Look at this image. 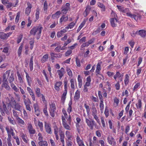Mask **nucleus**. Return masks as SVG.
I'll use <instances>...</instances> for the list:
<instances>
[{
    "mask_svg": "<svg viewBox=\"0 0 146 146\" xmlns=\"http://www.w3.org/2000/svg\"><path fill=\"white\" fill-rule=\"evenodd\" d=\"M9 110H11L10 109L9 110L8 108H7V106L4 102H2V106L1 107L0 105V112L3 116H5V114L8 115H10Z\"/></svg>",
    "mask_w": 146,
    "mask_h": 146,
    "instance_id": "f257e3e1",
    "label": "nucleus"
},
{
    "mask_svg": "<svg viewBox=\"0 0 146 146\" xmlns=\"http://www.w3.org/2000/svg\"><path fill=\"white\" fill-rule=\"evenodd\" d=\"M42 29V27H34L31 30L30 33L33 35H35L36 33L38 35H39L41 33Z\"/></svg>",
    "mask_w": 146,
    "mask_h": 146,
    "instance_id": "f03ea898",
    "label": "nucleus"
},
{
    "mask_svg": "<svg viewBox=\"0 0 146 146\" xmlns=\"http://www.w3.org/2000/svg\"><path fill=\"white\" fill-rule=\"evenodd\" d=\"M86 121L88 126L91 129H93L94 126L96 125V122L92 119H91V120H90L86 118Z\"/></svg>",
    "mask_w": 146,
    "mask_h": 146,
    "instance_id": "7ed1b4c3",
    "label": "nucleus"
},
{
    "mask_svg": "<svg viewBox=\"0 0 146 146\" xmlns=\"http://www.w3.org/2000/svg\"><path fill=\"white\" fill-rule=\"evenodd\" d=\"M70 4L69 3H66L65 5L63 6L62 7L61 13L66 14L67 11L70 10Z\"/></svg>",
    "mask_w": 146,
    "mask_h": 146,
    "instance_id": "20e7f679",
    "label": "nucleus"
},
{
    "mask_svg": "<svg viewBox=\"0 0 146 146\" xmlns=\"http://www.w3.org/2000/svg\"><path fill=\"white\" fill-rule=\"evenodd\" d=\"M9 98L10 99V100H9V102L7 104V107L8 108V109L9 110H11V105H12V106L16 103V102L15 100H14V98L12 96H11L10 94H9Z\"/></svg>",
    "mask_w": 146,
    "mask_h": 146,
    "instance_id": "39448f33",
    "label": "nucleus"
},
{
    "mask_svg": "<svg viewBox=\"0 0 146 146\" xmlns=\"http://www.w3.org/2000/svg\"><path fill=\"white\" fill-rule=\"evenodd\" d=\"M56 110V107L54 104L52 103L50 105V107L49 110L50 114L52 117L54 116L55 110Z\"/></svg>",
    "mask_w": 146,
    "mask_h": 146,
    "instance_id": "423d86ee",
    "label": "nucleus"
},
{
    "mask_svg": "<svg viewBox=\"0 0 146 146\" xmlns=\"http://www.w3.org/2000/svg\"><path fill=\"white\" fill-rule=\"evenodd\" d=\"M10 74V70H7L4 73L3 77V82H8L7 79Z\"/></svg>",
    "mask_w": 146,
    "mask_h": 146,
    "instance_id": "0eeeda50",
    "label": "nucleus"
},
{
    "mask_svg": "<svg viewBox=\"0 0 146 146\" xmlns=\"http://www.w3.org/2000/svg\"><path fill=\"white\" fill-rule=\"evenodd\" d=\"M13 108H14L15 110L21 111L22 109V106L19 103H15L13 106Z\"/></svg>",
    "mask_w": 146,
    "mask_h": 146,
    "instance_id": "6e6552de",
    "label": "nucleus"
},
{
    "mask_svg": "<svg viewBox=\"0 0 146 146\" xmlns=\"http://www.w3.org/2000/svg\"><path fill=\"white\" fill-rule=\"evenodd\" d=\"M28 129V130L30 134H34L36 132V131L34 129L31 124H29L27 127Z\"/></svg>",
    "mask_w": 146,
    "mask_h": 146,
    "instance_id": "1a4fd4ad",
    "label": "nucleus"
},
{
    "mask_svg": "<svg viewBox=\"0 0 146 146\" xmlns=\"http://www.w3.org/2000/svg\"><path fill=\"white\" fill-rule=\"evenodd\" d=\"M57 72L59 76V78L61 79L65 74L64 69L63 68H61L60 70H58Z\"/></svg>",
    "mask_w": 146,
    "mask_h": 146,
    "instance_id": "9d476101",
    "label": "nucleus"
},
{
    "mask_svg": "<svg viewBox=\"0 0 146 146\" xmlns=\"http://www.w3.org/2000/svg\"><path fill=\"white\" fill-rule=\"evenodd\" d=\"M139 34L141 37L146 39V31L144 30H140L138 32Z\"/></svg>",
    "mask_w": 146,
    "mask_h": 146,
    "instance_id": "9b49d317",
    "label": "nucleus"
},
{
    "mask_svg": "<svg viewBox=\"0 0 146 146\" xmlns=\"http://www.w3.org/2000/svg\"><path fill=\"white\" fill-rule=\"evenodd\" d=\"M107 139L109 143L111 145H112L113 143L114 144L115 143L114 138L111 136H108Z\"/></svg>",
    "mask_w": 146,
    "mask_h": 146,
    "instance_id": "f8f14e48",
    "label": "nucleus"
},
{
    "mask_svg": "<svg viewBox=\"0 0 146 146\" xmlns=\"http://www.w3.org/2000/svg\"><path fill=\"white\" fill-rule=\"evenodd\" d=\"M117 21V20L115 17L111 18V19L110 22L111 25L112 27H116L117 25L116 23Z\"/></svg>",
    "mask_w": 146,
    "mask_h": 146,
    "instance_id": "ddd939ff",
    "label": "nucleus"
},
{
    "mask_svg": "<svg viewBox=\"0 0 146 146\" xmlns=\"http://www.w3.org/2000/svg\"><path fill=\"white\" fill-rule=\"evenodd\" d=\"M27 5L28 6V7L26 8L25 13L27 15H28L31 12V8L32 7L31 4H30L29 3H27Z\"/></svg>",
    "mask_w": 146,
    "mask_h": 146,
    "instance_id": "4468645a",
    "label": "nucleus"
},
{
    "mask_svg": "<svg viewBox=\"0 0 146 146\" xmlns=\"http://www.w3.org/2000/svg\"><path fill=\"white\" fill-rule=\"evenodd\" d=\"M8 34H6L3 32H0V38L2 39L7 38L9 36Z\"/></svg>",
    "mask_w": 146,
    "mask_h": 146,
    "instance_id": "2eb2a0df",
    "label": "nucleus"
},
{
    "mask_svg": "<svg viewBox=\"0 0 146 146\" xmlns=\"http://www.w3.org/2000/svg\"><path fill=\"white\" fill-rule=\"evenodd\" d=\"M62 84V82L60 81L56 82L54 85V88L57 91H59L60 90L59 87Z\"/></svg>",
    "mask_w": 146,
    "mask_h": 146,
    "instance_id": "dca6fc26",
    "label": "nucleus"
},
{
    "mask_svg": "<svg viewBox=\"0 0 146 146\" xmlns=\"http://www.w3.org/2000/svg\"><path fill=\"white\" fill-rule=\"evenodd\" d=\"M90 9L91 7L90 6L88 5L86 7V9L84 13V17H86L88 15Z\"/></svg>",
    "mask_w": 146,
    "mask_h": 146,
    "instance_id": "f3484780",
    "label": "nucleus"
},
{
    "mask_svg": "<svg viewBox=\"0 0 146 146\" xmlns=\"http://www.w3.org/2000/svg\"><path fill=\"white\" fill-rule=\"evenodd\" d=\"M45 127L46 131L48 133L51 134L52 133L50 127L48 124L46 123V122H45Z\"/></svg>",
    "mask_w": 146,
    "mask_h": 146,
    "instance_id": "a211bd4d",
    "label": "nucleus"
},
{
    "mask_svg": "<svg viewBox=\"0 0 146 146\" xmlns=\"http://www.w3.org/2000/svg\"><path fill=\"white\" fill-rule=\"evenodd\" d=\"M9 78H8V81H9V83L11 84H12V82L14 80V74L13 73H12L11 74V75L10 76H9Z\"/></svg>",
    "mask_w": 146,
    "mask_h": 146,
    "instance_id": "6ab92c4d",
    "label": "nucleus"
},
{
    "mask_svg": "<svg viewBox=\"0 0 146 146\" xmlns=\"http://www.w3.org/2000/svg\"><path fill=\"white\" fill-rule=\"evenodd\" d=\"M2 86L5 88L7 90H9L10 89V87L8 85V82H3Z\"/></svg>",
    "mask_w": 146,
    "mask_h": 146,
    "instance_id": "aec40b11",
    "label": "nucleus"
},
{
    "mask_svg": "<svg viewBox=\"0 0 146 146\" xmlns=\"http://www.w3.org/2000/svg\"><path fill=\"white\" fill-rule=\"evenodd\" d=\"M33 56H31L30 60L29 62V67L31 71H32L33 70Z\"/></svg>",
    "mask_w": 146,
    "mask_h": 146,
    "instance_id": "412c9836",
    "label": "nucleus"
},
{
    "mask_svg": "<svg viewBox=\"0 0 146 146\" xmlns=\"http://www.w3.org/2000/svg\"><path fill=\"white\" fill-rule=\"evenodd\" d=\"M38 144L39 146H48L47 142L45 141H40L39 142H38Z\"/></svg>",
    "mask_w": 146,
    "mask_h": 146,
    "instance_id": "4be33fe9",
    "label": "nucleus"
},
{
    "mask_svg": "<svg viewBox=\"0 0 146 146\" xmlns=\"http://www.w3.org/2000/svg\"><path fill=\"white\" fill-rule=\"evenodd\" d=\"M48 58V54H46L44 55L42 58L41 61L42 62L44 63L47 61Z\"/></svg>",
    "mask_w": 146,
    "mask_h": 146,
    "instance_id": "5701e85b",
    "label": "nucleus"
},
{
    "mask_svg": "<svg viewBox=\"0 0 146 146\" xmlns=\"http://www.w3.org/2000/svg\"><path fill=\"white\" fill-rule=\"evenodd\" d=\"M80 97V92L78 90H77L75 93V95L74 96V99L78 100Z\"/></svg>",
    "mask_w": 146,
    "mask_h": 146,
    "instance_id": "b1692460",
    "label": "nucleus"
},
{
    "mask_svg": "<svg viewBox=\"0 0 146 146\" xmlns=\"http://www.w3.org/2000/svg\"><path fill=\"white\" fill-rule=\"evenodd\" d=\"M68 19V16L64 17V16H63L60 19V23H62L63 21H67Z\"/></svg>",
    "mask_w": 146,
    "mask_h": 146,
    "instance_id": "393cba45",
    "label": "nucleus"
},
{
    "mask_svg": "<svg viewBox=\"0 0 146 146\" xmlns=\"http://www.w3.org/2000/svg\"><path fill=\"white\" fill-rule=\"evenodd\" d=\"M76 139L77 143L79 146H85L82 141L80 139L78 136H77Z\"/></svg>",
    "mask_w": 146,
    "mask_h": 146,
    "instance_id": "a878e982",
    "label": "nucleus"
},
{
    "mask_svg": "<svg viewBox=\"0 0 146 146\" xmlns=\"http://www.w3.org/2000/svg\"><path fill=\"white\" fill-rule=\"evenodd\" d=\"M23 44H21L20 46H19V49L18 50V52H17L18 54V56L19 57L21 55V53L22 51V48H23Z\"/></svg>",
    "mask_w": 146,
    "mask_h": 146,
    "instance_id": "bb28decb",
    "label": "nucleus"
},
{
    "mask_svg": "<svg viewBox=\"0 0 146 146\" xmlns=\"http://www.w3.org/2000/svg\"><path fill=\"white\" fill-rule=\"evenodd\" d=\"M122 12L126 14L128 16L131 13L130 12V11L128 8H124Z\"/></svg>",
    "mask_w": 146,
    "mask_h": 146,
    "instance_id": "cd10ccee",
    "label": "nucleus"
},
{
    "mask_svg": "<svg viewBox=\"0 0 146 146\" xmlns=\"http://www.w3.org/2000/svg\"><path fill=\"white\" fill-rule=\"evenodd\" d=\"M85 23L86 21L85 20H84L81 23L80 25V26L78 28L77 31V32L78 33L80 31L81 29L84 26V25L85 24Z\"/></svg>",
    "mask_w": 146,
    "mask_h": 146,
    "instance_id": "c85d7f7f",
    "label": "nucleus"
},
{
    "mask_svg": "<svg viewBox=\"0 0 146 146\" xmlns=\"http://www.w3.org/2000/svg\"><path fill=\"white\" fill-rule=\"evenodd\" d=\"M98 7L101 8L102 11H105V6L103 4V3L100 2L98 3Z\"/></svg>",
    "mask_w": 146,
    "mask_h": 146,
    "instance_id": "c756f323",
    "label": "nucleus"
},
{
    "mask_svg": "<svg viewBox=\"0 0 146 146\" xmlns=\"http://www.w3.org/2000/svg\"><path fill=\"white\" fill-rule=\"evenodd\" d=\"M58 55L57 54H55L53 53H51L50 54V55L51 56V58L52 60V62H54V60L55 58H57V55Z\"/></svg>",
    "mask_w": 146,
    "mask_h": 146,
    "instance_id": "7c9ffc66",
    "label": "nucleus"
},
{
    "mask_svg": "<svg viewBox=\"0 0 146 146\" xmlns=\"http://www.w3.org/2000/svg\"><path fill=\"white\" fill-rule=\"evenodd\" d=\"M100 110L101 111V112H102V111H103V110L104 107L103 100H100Z\"/></svg>",
    "mask_w": 146,
    "mask_h": 146,
    "instance_id": "2f4dec72",
    "label": "nucleus"
},
{
    "mask_svg": "<svg viewBox=\"0 0 146 146\" xmlns=\"http://www.w3.org/2000/svg\"><path fill=\"white\" fill-rule=\"evenodd\" d=\"M141 100L140 99L139 100L138 103L136 104L137 108L138 109H141Z\"/></svg>",
    "mask_w": 146,
    "mask_h": 146,
    "instance_id": "473e14b6",
    "label": "nucleus"
},
{
    "mask_svg": "<svg viewBox=\"0 0 146 146\" xmlns=\"http://www.w3.org/2000/svg\"><path fill=\"white\" fill-rule=\"evenodd\" d=\"M92 114L97 113V111L94 105L93 106H92Z\"/></svg>",
    "mask_w": 146,
    "mask_h": 146,
    "instance_id": "72a5a7b5",
    "label": "nucleus"
},
{
    "mask_svg": "<svg viewBox=\"0 0 146 146\" xmlns=\"http://www.w3.org/2000/svg\"><path fill=\"white\" fill-rule=\"evenodd\" d=\"M16 119L19 123L21 124L22 125H24L25 124V123L24 121L19 117L16 118Z\"/></svg>",
    "mask_w": 146,
    "mask_h": 146,
    "instance_id": "f704fd0d",
    "label": "nucleus"
},
{
    "mask_svg": "<svg viewBox=\"0 0 146 146\" xmlns=\"http://www.w3.org/2000/svg\"><path fill=\"white\" fill-rule=\"evenodd\" d=\"M36 93L38 97H40L41 94L40 93V89L38 88H37L35 90Z\"/></svg>",
    "mask_w": 146,
    "mask_h": 146,
    "instance_id": "c9c22d12",
    "label": "nucleus"
},
{
    "mask_svg": "<svg viewBox=\"0 0 146 146\" xmlns=\"http://www.w3.org/2000/svg\"><path fill=\"white\" fill-rule=\"evenodd\" d=\"M66 70L68 74L70 76H72V72L70 69L68 67H67L66 68Z\"/></svg>",
    "mask_w": 146,
    "mask_h": 146,
    "instance_id": "e433bc0d",
    "label": "nucleus"
},
{
    "mask_svg": "<svg viewBox=\"0 0 146 146\" xmlns=\"http://www.w3.org/2000/svg\"><path fill=\"white\" fill-rule=\"evenodd\" d=\"M26 99H25L24 100V103L26 105V108L27 110H29L30 111L31 110V108L30 107V105L29 104H27V103L26 102Z\"/></svg>",
    "mask_w": 146,
    "mask_h": 146,
    "instance_id": "4c0bfd02",
    "label": "nucleus"
},
{
    "mask_svg": "<svg viewBox=\"0 0 146 146\" xmlns=\"http://www.w3.org/2000/svg\"><path fill=\"white\" fill-rule=\"evenodd\" d=\"M13 3L11 2H8L7 3L6 5H5V6L7 9H11V7L13 6Z\"/></svg>",
    "mask_w": 146,
    "mask_h": 146,
    "instance_id": "58836bf2",
    "label": "nucleus"
},
{
    "mask_svg": "<svg viewBox=\"0 0 146 146\" xmlns=\"http://www.w3.org/2000/svg\"><path fill=\"white\" fill-rule=\"evenodd\" d=\"M97 113H95L92 114V115L94 117V118L97 121L98 123H100V120L98 118V117L97 115Z\"/></svg>",
    "mask_w": 146,
    "mask_h": 146,
    "instance_id": "ea45409f",
    "label": "nucleus"
},
{
    "mask_svg": "<svg viewBox=\"0 0 146 146\" xmlns=\"http://www.w3.org/2000/svg\"><path fill=\"white\" fill-rule=\"evenodd\" d=\"M63 125L66 129L69 130H71V128L66 123H64Z\"/></svg>",
    "mask_w": 146,
    "mask_h": 146,
    "instance_id": "a19ab883",
    "label": "nucleus"
},
{
    "mask_svg": "<svg viewBox=\"0 0 146 146\" xmlns=\"http://www.w3.org/2000/svg\"><path fill=\"white\" fill-rule=\"evenodd\" d=\"M11 86L12 88L16 92L19 91V89L17 88L15 86L13 83L11 84Z\"/></svg>",
    "mask_w": 146,
    "mask_h": 146,
    "instance_id": "79ce46f5",
    "label": "nucleus"
},
{
    "mask_svg": "<svg viewBox=\"0 0 146 146\" xmlns=\"http://www.w3.org/2000/svg\"><path fill=\"white\" fill-rule=\"evenodd\" d=\"M129 76L128 74H126L125 76V78L124 81L125 84H127L129 81Z\"/></svg>",
    "mask_w": 146,
    "mask_h": 146,
    "instance_id": "37998d69",
    "label": "nucleus"
},
{
    "mask_svg": "<svg viewBox=\"0 0 146 146\" xmlns=\"http://www.w3.org/2000/svg\"><path fill=\"white\" fill-rule=\"evenodd\" d=\"M72 104V102H70L68 104L69 107L67 109L68 111L70 113L72 111V107L71 105Z\"/></svg>",
    "mask_w": 146,
    "mask_h": 146,
    "instance_id": "c03bdc74",
    "label": "nucleus"
},
{
    "mask_svg": "<svg viewBox=\"0 0 146 146\" xmlns=\"http://www.w3.org/2000/svg\"><path fill=\"white\" fill-rule=\"evenodd\" d=\"M18 77V80L20 83H22L23 82V80L21 76V75L18 72H17Z\"/></svg>",
    "mask_w": 146,
    "mask_h": 146,
    "instance_id": "a18cd8bd",
    "label": "nucleus"
},
{
    "mask_svg": "<svg viewBox=\"0 0 146 146\" xmlns=\"http://www.w3.org/2000/svg\"><path fill=\"white\" fill-rule=\"evenodd\" d=\"M39 9L38 8H37L36 9V18L37 20H38L39 18Z\"/></svg>",
    "mask_w": 146,
    "mask_h": 146,
    "instance_id": "49530a36",
    "label": "nucleus"
},
{
    "mask_svg": "<svg viewBox=\"0 0 146 146\" xmlns=\"http://www.w3.org/2000/svg\"><path fill=\"white\" fill-rule=\"evenodd\" d=\"M8 119L10 122L13 125L15 124L16 123L13 119L9 117H8Z\"/></svg>",
    "mask_w": 146,
    "mask_h": 146,
    "instance_id": "de8ad7c7",
    "label": "nucleus"
},
{
    "mask_svg": "<svg viewBox=\"0 0 146 146\" xmlns=\"http://www.w3.org/2000/svg\"><path fill=\"white\" fill-rule=\"evenodd\" d=\"M34 43V42L33 40L30 41L29 42V44L30 45V48L31 50H32L33 47Z\"/></svg>",
    "mask_w": 146,
    "mask_h": 146,
    "instance_id": "09e8293b",
    "label": "nucleus"
},
{
    "mask_svg": "<svg viewBox=\"0 0 146 146\" xmlns=\"http://www.w3.org/2000/svg\"><path fill=\"white\" fill-rule=\"evenodd\" d=\"M26 77L27 78V82H28V83L29 85H30V80H31V78L29 76V74L27 73V72H26Z\"/></svg>",
    "mask_w": 146,
    "mask_h": 146,
    "instance_id": "8fccbe9b",
    "label": "nucleus"
},
{
    "mask_svg": "<svg viewBox=\"0 0 146 146\" xmlns=\"http://www.w3.org/2000/svg\"><path fill=\"white\" fill-rule=\"evenodd\" d=\"M104 113L106 117H107L109 115V111L108 109H107V107H106L105 110L104 111Z\"/></svg>",
    "mask_w": 146,
    "mask_h": 146,
    "instance_id": "3c124183",
    "label": "nucleus"
},
{
    "mask_svg": "<svg viewBox=\"0 0 146 146\" xmlns=\"http://www.w3.org/2000/svg\"><path fill=\"white\" fill-rule=\"evenodd\" d=\"M38 125L39 127L40 128V130L42 131L43 129V123L42 122H40V121H39L38 122Z\"/></svg>",
    "mask_w": 146,
    "mask_h": 146,
    "instance_id": "603ef678",
    "label": "nucleus"
},
{
    "mask_svg": "<svg viewBox=\"0 0 146 146\" xmlns=\"http://www.w3.org/2000/svg\"><path fill=\"white\" fill-rule=\"evenodd\" d=\"M76 61L77 66L80 67V60L77 57L76 58Z\"/></svg>",
    "mask_w": 146,
    "mask_h": 146,
    "instance_id": "864d4df0",
    "label": "nucleus"
},
{
    "mask_svg": "<svg viewBox=\"0 0 146 146\" xmlns=\"http://www.w3.org/2000/svg\"><path fill=\"white\" fill-rule=\"evenodd\" d=\"M121 76L119 72H117L116 74L114 76L113 78L115 80H116L117 77H120Z\"/></svg>",
    "mask_w": 146,
    "mask_h": 146,
    "instance_id": "5fc2aeb1",
    "label": "nucleus"
},
{
    "mask_svg": "<svg viewBox=\"0 0 146 146\" xmlns=\"http://www.w3.org/2000/svg\"><path fill=\"white\" fill-rule=\"evenodd\" d=\"M70 82L71 83V87L72 88H74V82L73 79H72L70 80Z\"/></svg>",
    "mask_w": 146,
    "mask_h": 146,
    "instance_id": "6e6d98bb",
    "label": "nucleus"
},
{
    "mask_svg": "<svg viewBox=\"0 0 146 146\" xmlns=\"http://www.w3.org/2000/svg\"><path fill=\"white\" fill-rule=\"evenodd\" d=\"M20 17V13L18 12L17 13V15L15 18V22L16 23H17L19 20V18Z\"/></svg>",
    "mask_w": 146,
    "mask_h": 146,
    "instance_id": "4d7b16f0",
    "label": "nucleus"
},
{
    "mask_svg": "<svg viewBox=\"0 0 146 146\" xmlns=\"http://www.w3.org/2000/svg\"><path fill=\"white\" fill-rule=\"evenodd\" d=\"M34 107L35 108V111L39 110V107L36 103L34 104Z\"/></svg>",
    "mask_w": 146,
    "mask_h": 146,
    "instance_id": "13d9d810",
    "label": "nucleus"
},
{
    "mask_svg": "<svg viewBox=\"0 0 146 146\" xmlns=\"http://www.w3.org/2000/svg\"><path fill=\"white\" fill-rule=\"evenodd\" d=\"M117 7L119 10L121 12H122V11L123 10V9H124V8L121 6H119L117 5Z\"/></svg>",
    "mask_w": 146,
    "mask_h": 146,
    "instance_id": "bf43d9fd",
    "label": "nucleus"
},
{
    "mask_svg": "<svg viewBox=\"0 0 146 146\" xmlns=\"http://www.w3.org/2000/svg\"><path fill=\"white\" fill-rule=\"evenodd\" d=\"M47 106H45L43 110V112L47 116H48V115L47 111Z\"/></svg>",
    "mask_w": 146,
    "mask_h": 146,
    "instance_id": "052dcab7",
    "label": "nucleus"
},
{
    "mask_svg": "<svg viewBox=\"0 0 146 146\" xmlns=\"http://www.w3.org/2000/svg\"><path fill=\"white\" fill-rule=\"evenodd\" d=\"M76 23V22L75 23H74V22H72L69 24L68 25L69 27V28L70 29L72 28L75 25V23Z\"/></svg>",
    "mask_w": 146,
    "mask_h": 146,
    "instance_id": "680f3d73",
    "label": "nucleus"
},
{
    "mask_svg": "<svg viewBox=\"0 0 146 146\" xmlns=\"http://www.w3.org/2000/svg\"><path fill=\"white\" fill-rule=\"evenodd\" d=\"M84 106L86 108V109L87 112V113H89L90 111V109L89 108V107L88 106H87L86 104H84Z\"/></svg>",
    "mask_w": 146,
    "mask_h": 146,
    "instance_id": "e2e57ef3",
    "label": "nucleus"
},
{
    "mask_svg": "<svg viewBox=\"0 0 146 146\" xmlns=\"http://www.w3.org/2000/svg\"><path fill=\"white\" fill-rule=\"evenodd\" d=\"M60 46H57L55 49L54 50L56 52H59L60 51Z\"/></svg>",
    "mask_w": 146,
    "mask_h": 146,
    "instance_id": "0e129e2a",
    "label": "nucleus"
},
{
    "mask_svg": "<svg viewBox=\"0 0 146 146\" xmlns=\"http://www.w3.org/2000/svg\"><path fill=\"white\" fill-rule=\"evenodd\" d=\"M22 38V35H20L18 37L17 40V43H19L21 41Z\"/></svg>",
    "mask_w": 146,
    "mask_h": 146,
    "instance_id": "69168bd1",
    "label": "nucleus"
},
{
    "mask_svg": "<svg viewBox=\"0 0 146 146\" xmlns=\"http://www.w3.org/2000/svg\"><path fill=\"white\" fill-rule=\"evenodd\" d=\"M7 143L8 144V146H12V144L11 142V139L9 138H9L7 139Z\"/></svg>",
    "mask_w": 146,
    "mask_h": 146,
    "instance_id": "338daca9",
    "label": "nucleus"
},
{
    "mask_svg": "<svg viewBox=\"0 0 146 146\" xmlns=\"http://www.w3.org/2000/svg\"><path fill=\"white\" fill-rule=\"evenodd\" d=\"M119 100L117 98H115L114 99V102L115 103H116L117 105H118L119 102Z\"/></svg>",
    "mask_w": 146,
    "mask_h": 146,
    "instance_id": "774afa93",
    "label": "nucleus"
}]
</instances>
